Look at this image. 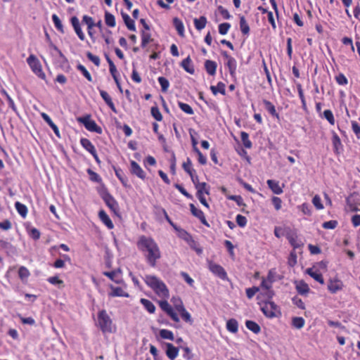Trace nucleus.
<instances>
[{"mask_svg":"<svg viewBox=\"0 0 360 360\" xmlns=\"http://www.w3.org/2000/svg\"><path fill=\"white\" fill-rule=\"evenodd\" d=\"M143 281L146 284L153 290L155 294L158 297L161 298L160 300L158 301L160 309L165 312L173 321L176 323L179 322L180 319L178 314L167 302V300L169 298V290L166 284L155 275H146L143 278Z\"/></svg>","mask_w":360,"mask_h":360,"instance_id":"1","label":"nucleus"},{"mask_svg":"<svg viewBox=\"0 0 360 360\" xmlns=\"http://www.w3.org/2000/svg\"><path fill=\"white\" fill-rule=\"evenodd\" d=\"M136 246L143 253L148 264L155 267L158 261L161 258V251L155 240L151 237L142 235L139 237Z\"/></svg>","mask_w":360,"mask_h":360,"instance_id":"2","label":"nucleus"},{"mask_svg":"<svg viewBox=\"0 0 360 360\" xmlns=\"http://www.w3.org/2000/svg\"><path fill=\"white\" fill-rule=\"evenodd\" d=\"M96 326L104 334L112 333L115 329L112 319L105 309L98 312Z\"/></svg>","mask_w":360,"mask_h":360,"instance_id":"3","label":"nucleus"},{"mask_svg":"<svg viewBox=\"0 0 360 360\" xmlns=\"http://www.w3.org/2000/svg\"><path fill=\"white\" fill-rule=\"evenodd\" d=\"M258 304L260 305L261 311L267 318L272 319L281 315L279 307L271 300L267 299V300L259 302Z\"/></svg>","mask_w":360,"mask_h":360,"instance_id":"4","label":"nucleus"},{"mask_svg":"<svg viewBox=\"0 0 360 360\" xmlns=\"http://www.w3.org/2000/svg\"><path fill=\"white\" fill-rule=\"evenodd\" d=\"M27 63L32 71L40 79L45 80L46 75L42 70L41 64L39 60L33 54H31L27 58Z\"/></svg>","mask_w":360,"mask_h":360,"instance_id":"5","label":"nucleus"},{"mask_svg":"<svg viewBox=\"0 0 360 360\" xmlns=\"http://www.w3.org/2000/svg\"><path fill=\"white\" fill-rule=\"evenodd\" d=\"M77 120L79 123L83 124L88 131L96 132L98 134H102L103 131L101 127H99L94 120L91 119V115H87L84 117H77Z\"/></svg>","mask_w":360,"mask_h":360,"instance_id":"6","label":"nucleus"},{"mask_svg":"<svg viewBox=\"0 0 360 360\" xmlns=\"http://www.w3.org/2000/svg\"><path fill=\"white\" fill-rule=\"evenodd\" d=\"M195 189L197 190L196 197L198 198L200 203L203 205L205 207L209 209L210 205L207 202L205 195H210V186L206 182H202L200 184L196 186Z\"/></svg>","mask_w":360,"mask_h":360,"instance_id":"7","label":"nucleus"},{"mask_svg":"<svg viewBox=\"0 0 360 360\" xmlns=\"http://www.w3.org/2000/svg\"><path fill=\"white\" fill-rule=\"evenodd\" d=\"M101 198L109 209L115 215L118 216L120 213V207L119 204L115 198L108 191L103 192L101 195Z\"/></svg>","mask_w":360,"mask_h":360,"instance_id":"8","label":"nucleus"},{"mask_svg":"<svg viewBox=\"0 0 360 360\" xmlns=\"http://www.w3.org/2000/svg\"><path fill=\"white\" fill-rule=\"evenodd\" d=\"M81 146L87 150L94 158L95 161L98 163H101V160L98 156L96 149L91 141L86 138H82L80 139Z\"/></svg>","mask_w":360,"mask_h":360,"instance_id":"9","label":"nucleus"},{"mask_svg":"<svg viewBox=\"0 0 360 360\" xmlns=\"http://www.w3.org/2000/svg\"><path fill=\"white\" fill-rule=\"evenodd\" d=\"M209 270L215 276L222 280L228 279L227 274L225 269L219 264H217L212 261L208 262Z\"/></svg>","mask_w":360,"mask_h":360,"instance_id":"10","label":"nucleus"},{"mask_svg":"<svg viewBox=\"0 0 360 360\" xmlns=\"http://www.w3.org/2000/svg\"><path fill=\"white\" fill-rule=\"evenodd\" d=\"M130 172L131 174L136 176L141 180H145L146 174L140 167V165L134 160L130 161Z\"/></svg>","mask_w":360,"mask_h":360,"instance_id":"11","label":"nucleus"},{"mask_svg":"<svg viewBox=\"0 0 360 360\" xmlns=\"http://www.w3.org/2000/svg\"><path fill=\"white\" fill-rule=\"evenodd\" d=\"M189 207L191 212L194 217L198 218L203 225L206 226L207 227L210 226V224L207 222L205 218L204 212L201 210L197 208L193 203H191Z\"/></svg>","mask_w":360,"mask_h":360,"instance_id":"12","label":"nucleus"},{"mask_svg":"<svg viewBox=\"0 0 360 360\" xmlns=\"http://www.w3.org/2000/svg\"><path fill=\"white\" fill-rule=\"evenodd\" d=\"M347 205L352 212L360 211V198L357 195H351L347 198Z\"/></svg>","mask_w":360,"mask_h":360,"instance_id":"13","label":"nucleus"},{"mask_svg":"<svg viewBox=\"0 0 360 360\" xmlns=\"http://www.w3.org/2000/svg\"><path fill=\"white\" fill-rule=\"evenodd\" d=\"M70 22L74 28L75 32H76L79 39L84 41L85 39V35L82 30L79 19L76 16H72L70 18Z\"/></svg>","mask_w":360,"mask_h":360,"instance_id":"14","label":"nucleus"},{"mask_svg":"<svg viewBox=\"0 0 360 360\" xmlns=\"http://www.w3.org/2000/svg\"><path fill=\"white\" fill-rule=\"evenodd\" d=\"M343 283L340 280L335 278L329 281L328 289L331 293L334 294L338 291L341 290L343 288Z\"/></svg>","mask_w":360,"mask_h":360,"instance_id":"15","label":"nucleus"},{"mask_svg":"<svg viewBox=\"0 0 360 360\" xmlns=\"http://www.w3.org/2000/svg\"><path fill=\"white\" fill-rule=\"evenodd\" d=\"M98 218L108 229H112L114 228V224L112 220L105 210H101L98 212Z\"/></svg>","mask_w":360,"mask_h":360,"instance_id":"16","label":"nucleus"},{"mask_svg":"<svg viewBox=\"0 0 360 360\" xmlns=\"http://www.w3.org/2000/svg\"><path fill=\"white\" fill-rule=\"evenodd\" d=\"M266 184L269 188L274 194L280 195L283 193V187L284 186V184H283V186H281L279 184V181L273 179L267 180Z\"/></svg>","mask_w":360,"mask_h":360,"instance_id":"17","label":"nucleus"},{"mask_svg":"<svg viewBox=\"0 0 360 360\" xmlns=\"http://www.w3.org/2000/svg\"><path fill=\"white\" fill-rule=\"evenodd\" d=\"M271 284L272 283H269V281L265 278H262L261 282V288L266 290L264 293V296L268 300H271L274 295V292L271 290Z\"/></svg>","mask_w":360,"mask_h":360,"instance_id":"18","label":"nucleus"},{"mask_svg":"<svg viewBox=\"0 0 360 360\" xmlns=\"http://www.w3.org/2000/svg\"><path fill=\"white\" fill-rule=\"evenodd\" d=\"M41 116L47 124L53 129L54 134L58 138H60V133L57 125L53 123L51 117L45 112H41Z\"/></svg>","mask_w":360,"mask_h":360,"instance_id":"19","label":"nucleus"},{"mask_svg":"<svg viewBox=\"0 0 360 360\" xmlns=\"http://www.w3.org/2000/svg\"><path fill=\"white\" fill-rule=\"evenodd\" d=\"M295 283L296 290L300 295H307L309 293L310 288L308 284L303 280L296 281Z\"/></svg>","mask_w":360,"mask_h":360,"instance_id":"20","label":"nucleus"},{"mask_svg":"<svg viewBox=\"0 0 360 360\" xmlns=\"http://www.w3.org/2000/svg\"><path fill=\"white\" fill-rule=\"evenodd\" d=\"M115 174L124 188H131V185L129 184L128 178L126 176L122 169L115 168Z\"/></svg>","mask_w":360,"mask_h":360,"instance_id":"21","label":"nucleus"},{"mask_svg":"<svg viewBox=\"0 0 360 360\" xmlns=\"http://www.w3.org/2000/svg\"><path fill=\"white\" fill-rule=\"evenodd\" d=\"M265 109L268 111V112L274 117H275L277 120H280V115L276 112L275 105L269 101L264 99L262 101Z\"/></svg>","mask_w":360,"mask_h":360,"instance_id":"22","label":"nucleus"},{"mask_svg":"<svg viewBox=\"0 0 360 360\" xmlns=\"http://www.w3.org/2000/svg\"><path fill=\"white\" fill-rule=\"evenodd\" d=\"M100 95L101 98L104 100L106 105L114 112H117L116 108L115 106L114 103L112 102V98L108 94L107 91L104 90H99Z\"/></svg>","mask_w":360,"mask_h":360,"instance_id":"23","label":"nucleus"},{"mask_svg":"<svg viewBox=\"0 0 360 360\" xmlns=\"http://www.w3.org/2000/svg\"><path fill=\"white\" fill-rule=\"evenodd\" d=\"M166 347H167L166 354H167V357L171 360H174V359H176L179 354V348L174 347L171 343H167Z\"/></svg>","mask_w":360,"mask_h":360,"instance_id":"24","label":"nucleus"},{"mask_svg":"<svg viewBox=\"0 0 360 360\" xmlns=\"http://www.w3.org/2000/svg\"><path fill=\"white\" fill-rule=\"evenodd\" d=\"M181 66L184 68V70L187 72L188 73H190L191 75H193L195 72V68L193 65L192 60L190 58V56H188L185 59H184L181 63Z\"/></svg>","mask_w":360,"mask_h":360,"instance_id":"25","label":"nucleus"},{"mask_svg":"<svg viewBox=\"0 0 360 360\" xmlns=\"http://www.w3.org/2000/svg\"><path fill=\"white\" fill-rule=\"evenodd\" d=\"M217 64L215 61L206 60L205 62V69L207 73L211 76L216 75Z\"/></svg>","mask_w":360,"mask_h":360,"instance_id":"26","label":"nucleus"},{"mask_svg":"<svg viewBox=\"0 0 360 360\" xmlns=\"http://www.w3.org/2000/svg\"><path fill=\"white\" fill-rule=\"evenodd\" d=\"M332 143L334 152L338 154L340 150L342 148V144L339 136L335 131H332Z\"/></svg>","mask_w":360,"mask_h":360,"instance_id":"27","label":"nucleus"},{"mask_svg":"<svg viewBox=\"0 0 360 360\" xmlns=\"http://www.w3.org/2000/svg\"><path fill=\"white\" fill-rule=\"evenodd\" d=\"M111 292H109L108 295L110 297H129V295L128 292H125L120 287H114L111 285Z\"/></svg>","mask_w":360,"mask_h":360,"instance_id":"28","label":"nucleus"},{"mask_svg":"<svg viewBox=\"0 0 360 360\" xmlns=\"http://www.w3.org/2000/svg\"><path fill=\"white\" fill-rule=\"evenodd\" d=\"M306 271L307 274H309L311 278H313L320 284H324V279L323 275L318 270H314L311 268H309L307 269Z\"/></svg>","mask_w":360,"mask_h":360,"instance_id":"29","label":"nucleus"},{"mask_svg":"<svg viewBox=\"0 0 360 360\" xmlns=\"http://www.w3.org/2000/svg\"><path fill=\"white\" fill-rule=\"evenodd\" d=\"M140 302L148 313L154 314L155 312L156 307L150 300L146 298H141L140 300Z\"/></svg>","mask_w":360,"mask_h":360,"instance_id":"30","label":"nucleus"},{"mask_svg":"<svg viewBox=\"0 0 360 360\" xmlns=\"http://www.w3.org/2000/svg\"><path fill=\"white\" fill-rule=\"evenodd\" d=\"M121 14L127 27L131 31H136V27L134 20H132L130 18V16L126 13L122 12Z\"/></svg>","mask_w":360,"mask_h":360,"instance_id":"31","label":"nucleus"},{"mask_svg":"<svg viewBox=\"0 0 360 360\" xmlns=\"http://www.w3.org/2000/svg\"><path fill=\"white\" fill-rule=\"evenodd\" d=\"M210 90L214 95H217L218 93L224 96L226 95V86L222 82H219L217 86H211Z\"/></svg>","mask_w":360,"mask_h":360,"instance_id":"32","label":"nucleus"},{"mask_svg":"<svg viewBox=\"0 0 360 360\" xmlns=\"http://www.w3.org/2000/svg\"><path fill=\"white\" fill-rule=\"evenodd\" d=\"M207 20L205 16H200L199 18H195L193 20V23L195 29L197 30H202L204 29L207 25Z\"/></svg>","mask_w":360,"mask_h":360,"instance_id":"33","label":"nucleus"},{"mask_svg":"<svg viewBox=\"0 0 360 360\" xmlns=\"http://www.w3.org/2000/svg\"><path fill=\"white\" fill-rule=\"evenodd\" d=\"M30 276V272L27 267L24 266H20L18 269V276L22 282L26 283Z\"/></svg>","mask_w":360,"mask_h":360,"instance_id":"34","label":"nucleus"},{"mask_svg":"<svg viewBox=\"0 0 360 360\" xmlns=\"http://www.w3.org/2000/svg\"><path fill=\"white\" fill-rule=\"evenodd\" d=\"M226 329L232 333H236L238 330V323L236 319H231L226 322Z\"/></svg>","mask_w":360,"mask_h":360,"instance_id":"35","label":"nucleus"},{"mask_svg":"<svg viewBox=\"0 0 360 360\" xmlns=\"http://www.w3.org/2000/svg\"><path fill=\"white\" fill-rule=\"evenodd\" d=\"M173 25L175 27L179 35L181 37H184V25L182 21L178 18H174L173 19Z\"/></svg>","mask_w":360,"mask_h":360,"instance_id":"36","label":"nucleus"},{"mask_svg":"<svg viewBox=\"0 0 360 360\" xmlns=\"http://www.w3.org/2000/svg\"><path fill=\"white\" fill-rule=\"evenodd\" d=\"M247 328L255 334H258L261 331V328L257 323L254 321L248 320L245 321Z\"/></svg>","mask_w":360,"mask_h":360,"instance_id":"37","label":"nucleus"},{"mask_svg":"<svg viewBox=\"0 0 360 360\" xmlns=\"http://www.w3.org/2000/svg\"><path fill=\"white\" fill-rule=\"evenodd\" d=\"M225 65L228 68L230 75L233 77L237 69V62L234 58L226 61Z\"/></svg>","mask_w":360,"mask_h":360,"instance_id":"38","label":"nucleus"},{"mask_svg":"<svg viewBox=\"0 0 360 360\" xmlns=\"http://www.w3.org/2000/svg\"><path fill=\"white\" fill-rule=\"evenodd\" d=\"M15 208L22 217L25 218L27 216L28 210L25 205L18 201L15 202Z\"/></svg>","mask_w":360,"mask_h":360,"instance_id":"39","label":"nucleus"},{"mask_svg":"<svg viewBox=\"0 0 360 360\" xmlns=\"http://www.w3.org/2000/svg\"><path fill=\"white\" fill-rule=\"evenodd\" d=\"M240 29L243 35L249 34L250 27L244 16L240 17Z\"/></svg>","mask_w":360,"mask_h":360,"instance_id":"40","label":"nucleus"},{"mask_svg":"<svg viewBox=\"0 0 360 360\" xmlns=\"http://www.w3.org/2000/svg\"><path fill=\"white\" fill-rule=\"evenodd\" d=\"M141 47L143 49L146 47V46L153 41L151 38V35L149 32L142 31L141 33Z\"/></svg>","mask_w":360,"mask_h":360,"instance_id":"41","label":"nucleus"},{"mask_svg":"<svg viewBox=\"0 0 360 360\" xmlns=\"http://www.w3.org/2000/svg\"><path fill=\"white\" fill-rule=\"evenodd\" d=\"M150 113L153 117L158 122H161L163 120L162 113L160 112L158 105L152 106L150 108Z\"/></svg>","mask_w":360,"mask_h":360,"instance_id":"42","label":"nucleus"},{"mask_svg":"<svg viewBox=\"0 0 360 360\" xmlns=\"http://www.w3.org/2000/svg\"><path fill=\"white\" fill-rule=\"evenodd\" d=\"M52 20L57 30L63 34L65 32L64 27L59 17L56 14H53Z\"/></svg>","mask_w":360,"mask_h":360,"instance_id":"43","label":"nucleus"},{"mask_svg":"<svg viewBox=\"0 0 360 360\" xmlns=\"http://www.w3.org/2000/svg\"><path fill=\"white\" fill-rule=\"evenodd\" d=\"M105 22L110 27H114L116 25L115 16L110 13L106 11L105 13Z\"/></svg>","mask_w":360,"mask_h":360,"instance_id":"44","label":"nucleus"},{"mask_svg":"<svg viewBox=\"0 0 360 360\" xmlns=\"http://www.w3.org/2000/svg\"><path fill=\"white\" fill-rule=\"evenodd\" d=\"M240 138L245 148L248 149L252 148V143L249 139V134L247 132L241 131Z\"/></svg>","mask_w":360,"mask_h":360,"instance_id":"45","label":"nucleus"},{"mask_svg":"<svg viewBox=\"0 0 360 360\" xmlns=\"http://www.w3.org/2000/svg\"><path fill=\"white\" fill-rule=\"evenodd\" d=\"M161 338L165 340H174V336L172 331L167 329H161L159 332Z\"/></svg>","mask_w":360,"mask_h":360,"instance_id":"46","label":"nucleus"},{"mask_svg":"<svg viewBox=\"0 0 360 360\" xmlns=\"http://www.w3.org/2000/svg\"><path fill=\"white\" fill-rule=\"evenodd\" d=\"M178 105L179 108L187 115H193L194 113V111L191 106L187 103H183L181 101H178Z\"/></svg>","mask_w":360,"mask_h":360,"instance_id":"47","label":"nucleus"},{"mask_svg":"<svg viewBox=\"0 0 360 360\" xmlns=\"http://www.w3.org/2000/svg\"><path fill=\"white\" fill-rule=\"evenodd\" d=\"M171 302H172L175 310L177 311L185 307L181 299L179 297H173Z\"/></svg>","mask_w":360,"mask_h":360,"instance_id":"48","label":"nucleus"},{"mask_svg":"<svg viewBox=\"0 0 360 360\" xmlns=\"http://www.w3.org/2000/svg\"><path fill=\"white\" fill-rule=\"evenodd\" d=\"M182 167L189 175H191L192 173H195V170L192 168V162L189 158L183 163Z\"/></svg>","mask_w":360,"mask_h":360,"instance_id":"49","label":"nucleus"},{"mask_svg":"<svg viewBox=\"0 0 360 360\" xmlns=\"http://www.w3.org/2000/svg\"><path fill=\"white\" fill-rule=\"evenodd\" d=\"M178 312L180 314L182 319L186 322L192 323L193 320L191 319V316L188 311H186V308H183L181 310L178 311Z\"/></svg>","mask_w":360,"mask_h":360,"instance_id":"50","label":"nucleus"},{"mask_svg":"<svg viewBox=\"0 0 360 360\" xmlns=\"http://www.w3.org/2000/svg\"><path fill=\"white\" fill-rule=\"evenodd\" d=\"M323 116L326 119L330 124L334 125L335 120L333 112L330 110H325Z\"/></svg>","mask_w":360,"mask_h":360,"instance_id":"51","label":"nucleus"},{"mask_svg":"<svg viewBox=\"0 0 360 360\" xmlns=\"http://www.w3.org/2000/svg\"><path fill=\"white\" fill-rule=\"evenodd\" d=\"M77 69L79 70L84 77L89 81L92 82V77L86 68L82 64H79L77 66Z\"/></svg>","mask_w":360,"mask_h":360,"instance_id":"52","label":"nucleus"},{"mask_svg":"<svg viewBox=\"0 0 360 360\" xmlns=\"http://www.w3.org/2000/svg\"><path fill=\"white\" fill-rule=\"evenodd\" d=\"M304 323V319L302 317H294L292 320V326L297 329L303 328Z\"/></svg>","mask_w":360,"mask_h":360,"instance_id":"53","label":"nucleus"},{"mask_svg":"<svg viewBox=\"0 0 360 360\" xmlns=\"http://www.w3.org/2000/svg\"><path fill=\"white\" fill-rule=\"evenodd\" d=\"M88 174L89 175V179L93 182L101 183L102 181L101 177L95 172H94L91 169H88L86 170Z\"/></svg>","mask_w":360,"mask_h":360,"instance_id":"54","label":"nucleus"},{"mask_svg":"<svg viewBox=\"0 0 360 360\" xmlns=\"http://www.w3.org/2000/svg\"><path fill=\"white\" fill-rule=\"evenodd\" d=\"M158 80L160 85L161 86L162 91L163 92H166L169 86V82L168 79L164 77H159Z\"/></svg>","mask_w":360,"mask_h":360,"instance_id":"55","label":"nucleus"},{"mask_svg":"<svg viewBox=\"0 0 360 360\" xmlns=\"http://www.w3.org/2000/svg\"><path fill=\"white\" fill-rule=\"evenodd\" d=\"M286 238L288 240L290 245L296 248L298 247V245L296 243V239L297 238V236L295 233L293 232H289L286 234Z\"/></svg>","mask_w":360,"mask_h":360,"instance_id":"56","label":"nucleus"},{"mask_svg":"<svg viewBox=\"0 0 360 360\" xmlns=\"http://www.w3.org/2000/svg\"><path fill=\"white\" fill-rule=\"evenodd\" d=\"M1 95L4 96V98L6 99L8 106L14 111H16V106L15 105V103L13 100L11 98V97L9 96V94L5 91L3 90L1 91Z\"/></svg>","mask_w":360,"mask_h":360,"instance_id":"57","label":"nucleus"},{"mask_svg":"<svg viewBox=\"0 0 360 360\" xmlns=\"http://www.w3.org/2000/svg\"><path fill=\"white\" fill-rule=\"evenodd\" d=\"M82 22L87 25V30H92L95 27V23L93 18L91 16L84 15L82 18Z\"/></svg>","mask_w":360,"mask_h":360,"instance_id":"58","label":"nucleus"},{"mask_svg":"<svg viewBox=\"0 0 360 360\" xmlns=\"http://www.w3.org/2000/svg\"><path fill=\"white\" fill-rule=\"evenodd\" d=\"M87 58L91 61L96 66L98 67L101 64L100 58L97 56L94 55L90 51L86 53Z\"/></svg>","mask_w":360,"mask_h":360,"instance_id":"59","label":"nucleus"},{"mask_svg":"<svg viewBox=\"0 0 360 360\" xmlns=\"http://www.w3.org/2000/svg\"><path fill=\"white\" fill-rule=\"evenodd\" d=\"M47 281L54 285H63V281L60 279L58 276H51L47 278Z\"/></svg>","mask_w":360,"mask_h":360,"instance_id":"60","label":"nucleus"},{"mask_svg":"<svg viewBox=\"0 0 360 360\" xmlns=\"http://www.w3.org/2000/svg\"><path fill=\"white\" fill-rule=\"evenodd\" d=\"M335 81L339 85H347L348 84V79L343 73H339L335 76Z\"/></svg>","mask_w":360,"mask_h":360,"instance_id":"61","label":"nucleus"},{"mask_svg":"<svg viewBox=\"0 0 360 360\" xmlns=\"http://www.w3.org/2000/svg\"><path fill=\"white\" fill-rule=\"evenodd\" d=\"M231 27V25L229 22H223L219 25V32L221 35L227 34L229 30Z\"/></svg>","mask_w":360,"mask_h":360,"instance_id":"62","label":"nucleus"},{"mask_svg":"<svg viewBox=\"0 0 360 360\" xmlns=\"http://www.w3.org/2000/svg\"><path fill=\"white\" fill-rule=\"evenodd\" d=\"M338 223L336 220H330L325 221L322 224V227L326 229H334L337 227Z\"/></svg>","mask_w":360,"mask_h":360,"instance_id":"63","label":"nucleus"},{"mask_svg":"<svg viewBox=\"0 0 360 360\" xmlns=\"http://www.w3.org/2000/svg\"><path fill=\"white\" fill-rule=\"evenodd\" d=\"M351 124L353 132L355 134L357 139H360V125L355 120H352Z\"/></svg>","mask_w":360,"mask_h":360,"instance_id":"64","label":"nucleus"}]
</instances>
